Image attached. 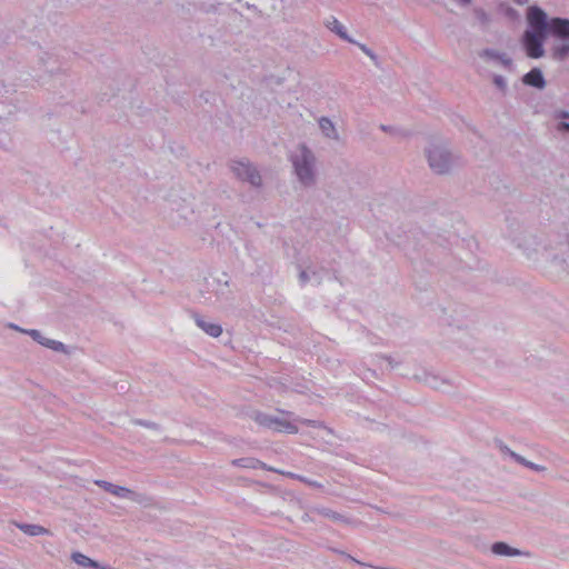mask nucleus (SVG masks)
Listing matches in <instances>:
<instances>
[{
    "instance_id": "obj_1",
    "label": "nucleus",
    "mask_w": 569,
    "mask_h": 569,
    "mask_svg": "<svg viewBox=\"0 0 569 569\" xmlns=\"http://www.w3.org/2000/svg\"><path fill=\"white\" fill-rule=\"evenodd\" d=\"M249 417L256 423H258L260 427H263V428H267V429H270L273 431L284 432V433H289V435H295V433H298V431H299L298 427L296 425H293L292 422H290L286 419L276 417V416L268 415V413L259 411V410L251 411Z\"/></svg>"
},
{
    "instance_id": "obj_2",
    "label": "nucleus",
    "mask_w": 569,
    "mask_h": 569,
    "mask_svg": "<svg viewBox=\"0 0 569 569\" xmlns=\"http://www.w3.org/2000/svg\"><path fill=\"white\" fill-rule=\"evenodd\" d=\"M299 151V156L292 157V162L296 169V173L299 177L300 181L307 184L310 183L313 178L311 170L313 157L306 147H301Z\"/></svg>"
},
{
    "instance_id": "obj_3",
    "label": "nucleus",
    "mask_w": 569,
    "mask_h": 569,
    "mask_svg": "<svg viewBox=\"0 0 569 569\" xmlns=\"http://www.w3.org/2000/svg\"><path fill=\"white\" fill-rule=\"evenodd\" d=\"M543 33L545 32H536V31H527L525 33V47L527 54L530 58H540L543 56Z\"/></svg>"
},
{
    "instance_id": "obj_4",
    "label": "nucleus",
    "mask_w": 569,
    "mask_h": 569,
    "mask_svg": "<svg viewBox=\"0 0 569 569\" xmlns=\"http://www.w3.org/2000/svg\"><path fill=\"white\" fill-rule=\"evenodd\" d=\"M403 376H410L415 378L416 380L425 382L427 386L433 388V389H442L446 386L450 385V381L446 378H442L433 372L421 370V372H409L403 371Z\"/></svg>"
},
{
    "instance_id": "obj_5",
    "label": "nucleus",
    "mask_w": 569,
    "mask_h": 569,
    "mask_svg": "<svg viewBox=\"0 0 569 569\" xmlns=\"http://www.w3.org/2000/svg\"><path fill=\"white\" fill-rule=\"evenodd\" d=\"M428 160L430 168L437 173H445L450 167L449 156L441 148L430 150Z\"/></svg>"
},
{
    "instance_id": "obj_6",
    "label": "nucleus",
    "mask_w": 569,
    "mask_h": 569,
    "mask_svg": "<svg viewBox=\"0 0 569 569\" xmlns=\"http://www.w3.org/2000/svg\"><path fill=\"white\" fill-rule=\"evenodd\" d=\"M232 170L242 180L249 181L252 186H259L261 183V177L254 168L247 162H236Z\"/></svg>"
},
{
    "instance_id": "obj_7",
    "label": "nucleus",
    "mask_w": 569,
    "mask_h": 569,
    "mask_svg": "<svg viewBox=\"0 0 569 569\" xmlns=\"http://www.w3.org/2000/svg\"><path fill=\"white\" fill-rule=\"evenodd\" d=\"M527 19L530 27L535 29L536 32H545L548 30L549 22H547V16L540 8L536 6L529 7Z\"/></svg>"
},
{
    "instance_id": "obj_8",
    "label": "nucleus",
    "mask_w": 569,
    "mask_h": 569,
    "mask_svg": "<svg viewBox=\"0 0 569 569\" xmlns=\"http://www.w3.org/2000/svg\"><path fill=\"white\" fill-rule=\"evenodd\" d=\"M310 512H315L323 518L330 519L335 522H342L346 525H356L357 522L330 508L321 507V506H315L310 508Z\"/></svg>"
},
{
    "instance_id": "obj_9",
    "label": "nucleus",
    "mask_w": 569,
    "mask_h": 569,
    "mask_svg": "<svg viewBox=\"0 0 569 569\" xmlns=\"http://www.w3.org/2000/svg\"><path fill=\"white\" fill-rule=\"evenodd\" d=\"M500 450L502 453L505 455H508L511 459H513L517 463L521 465V466H525L533 471H537V472H543L547 470V468L542 465H537L535 462H531L529 460H527L525 457H522L521 455L517 453L516 451L511 450L508 446L506 445H501L500 446Z\"/></svg>"
},
{
    "instance_id": "obj_10",
    "label": "nucleus",
    "mask_w": 569,
    "mask_h": 569,
    "mask_svg": "<svg viewBox=\"0 0 569 569\" xmlns=\"http://www.w3.org/2000/svg\"><path fill=\"white\" fill-rule=\"evenodd\" d=\"M491 552L502 557H519L529 555L528 552L513 548L503 541L492 543Z\"/></svg>"
},
{
    "instance_id": "obj_11",
    "label": "nucleus",
    "mask_w": 569,
    "mask_h": 569,
    "mask_svg": "<svg viewBox=\"0 0 569 569\" xmlns=\"http://www.w3.org/2000/svg\"><path fill=\"white\" fill-rule=\"evenodd\" d=\"M548 31L559 38L569 37V20L562 18H553L548 23Z\"/></svg>"
},
{
    "instance_id": "obj_12",
    "label": "nucleus",
    "mask_w": 569,
    "mask_h": 569,
    "mask_svg": "<svg viewBox=\"0 0 569 569\" xmlns=\"http://www.w3.org/2000/svg\"><path fill=\"white\" fill-rule=\"evenodd\" d=\"M71 560L80 567L93 568V569H114L110 566L101 565L100 562L89 558L80 551H73L71 553Z\"/></svg>"
},
{
    "instance_id": "obj_13",
    "label": "nucleus",
    "mask_w": 569,
    "mask_h": 569,
    "mask_svg": "<svg viewBox=\"0 0 569 569\" xmlns=\"http://www.w3.org/2000/svg\"><path fill=\"white\" fill-rule=\"evenodd\" d=\"M231 463L233 466L240 467V468H248V469L260 468V469H264V470H269V471H273V472H280V470L274 469L272 467H268L264 462H262L256 458H252V457L234 459L231 461Z\"/></svg>"
},
{
    "instance_id": "obj_14",
    "label": "nucleus",
    "mask_w": 569,
    "mask_h": 569,
    "mask_svg": "<svg viewBox=\"0 0 569 569\" xmlns=\"http://www.w3.org/2000/svg\"><path fill=\"white\" fill-rule=\"evenodd\" d=\"M14 526L17 528H19L23 533H26L30 537H36V536H41V535H47V536L52 535V532L49 529H47L40 525L14 522Z\"/></svg>"
},
{
    "instance_id": "obj_15",
    "label": "nucleus",
    "mask_w": 569,
    "mask_h": 569,
    "mask_svg": "<svg viewBox=\"0 0 569 569\" xmlns=\"http://www.w3.org/2000/svg\"><path fill=\"white\" fill-rule=\"evenodd\" d=\"M94 483L116 497L127 498L129 493V488L117 486L106 480H96Z\"/></svg>"
},
{
    "instance_id": "obj_16",
    "label": "nucleus",
    "mask_w": 569,
    "mask_h": 569,
    "mask_svg": "<svg viewBox=\"0 0 569 569\" xmlns=\"http://www.w3.org/2000/svg\"><path fill=\"white\" fill-rule=\"evenodd\" d=\"M523 82L528 86L542 89L546 86L542 72L538 68H533L523 77Z\"/></svg>"
},
{
    "instance_id": "obj_17",
    "label": "nucleus",
    "mask_w": 569,
    "mask_h": 569,
    "mask_svg": "<svg viewBox=\"0 0 569 569\" xmlns=\"http://www.w3.org/2000/svg\"><path fill=\"white\" fill-rule=\"evenodd\" d=\"M196 322L198 327H200L206 333H208L211 337H219L222 332V328L218 323L207 322L201 318H197Z\"/></svg>"
},
{
    "instance_id": "obj_18",
    "label": "nucleus",
    "mask_w": 569,
    "mask_h": 569,
    "mask_svg": "<svg viewBox=\"0 0 569 569\" xmlns=\"http://www.w3.org/2000/svg\"><path fill=\"white\" fill-rule=\"evenodd\" d=\"M126 499H129L143 507H150L153 505V498L151 496L142 492H136L131 489H129V493L127 495Z\"/></svg>"
},
{
    "instance_id": "obj_19",
    "label": "nucleus",
    "mask_w": 569,
    "mask_h": 569,
    "mask_svg": "<svg viewBox=\"0 0 569 569\" xmlns=\"http://www.w3.org/2000/svg\"><path fill=\"white\" fill-rule=\"evenodd\" d=\"M279 473L288 476V477H290L292 479H297V480H299V481H301V482H303V483H306V485H308L310 487H313V488L321 489L323 487L320 482L311 480V479H309L307 477H303V476H300V475H297V473L284 472V471H280Z\"/></svg>"
},
{
    "instance_id": "obj_20",
    "label": "nucleus",
    "mask_w": 569,
    "mask_h": 569,
    "mask_svg": "<svg viewBox=\"0 0 569 569\" xmlns=\"http://www.w3.org/2000/svg\"><path fill=\"white\" fill-rule=\"evenodd\" d=\"M477 363L472 365V369L476 370L479 375L489 373V369L492 367L491 363L486 361V358H477Z\"/></svg>"
},
{
    "instance_id": "obj_21",
    "label": "nucleus",
    "mask_w": 569,
    "mask_h": 569,
    "mask_svg": "<svg viewBox=\"0 0 569 569\" xmlns=\"http://www.w3.org/2000/svg\"><path fill=\"white\" fill-rule=\"evenodd\" d=\"M328 27L341 38L347 39V36L343 31V26L337 19L333 18L332 21L328 22Z\"/></svg>"
},
{
    "instance_id": "obj_22",
    "label": "nucleus",
    "mask_w": 569,
    "mask_h": 569,
    "mask_svg": "<svg viewBox=\"0 0 569 569\" xmlns=\"http://www.w3.org/2000/svg\"><path fill=\"white\" fill-rule=\"evenodd\" d=\"M319 126L322 132L328 137L331 134V132H335V127L332 122L327 118H321L319 121Z\"/></svg>"
},
{
    "instance_id": "obj_23",
    "label": "nucleus",
    "mask_w": 569,
    "mask_h": 569,
    "mask_svg": "<svg viewBox=\"0 0 569 569\" xmlns=\"http://www.w3.org/2000/svg\"><path fill=\"white\" fill-rule=\"evenodd\" d=\"M555 56L559 59H563L569 56V44H562L555 49Z\"/></svg>"
},
{
    "instance_id": "obj_24",
    "label": "nucleus",
    "mask_w": 569,
    "mask_h": 569,
    "mask_svg": "<svg viewBox=\"0 0 569 569\" xmlns=\"http://www.w3.org/2000/svg\"><path fill=\"white\" fill-rule=\"evenodd\" d=\"M299 422L303 423V425H307V426H311V427H318V428H323V429H327L328 431H331L329 428H327L321 421H318V420H310V419H297Z\"/></svg>"
},
{
    "instance_id": "obj_25",
    "label": "nucleus",
    "mask_w": 569,
    "mask_h": 569,
    "mask_svg": "<svg viewBox=\"0 0 569 569\" xmlns=\"http://www.w3.org/2000/svg\"><path fill=\"white\" fill-rule=\"evenodd\" d=\"M134 423L138 426L149 428V429H153V430H158V428H159L158 423H156L153 421L136 420Z\"/></svg>"
},
{
    "instance_id": "obj_26",
    "label": "nucleus",
    "mask_w": 569,
    "mask_h": 569,
    "mask_svg": "<svg viewBox=\"0 0 569 569\" xmlns=\"http://www.w3.org/2000/svg\"><path fill=\"white\" fill-rule=\"evenodd\" d=\"M47 343L50 348H52L54 351H63V345L61 342L56 341H48Z\"/></svg>"
},
{
    "instance_id": "obj_27",
    "label": "nucleus",
    "mask_w": 569,
    "mask_h": 569,
    "mask_svg": "<svg viewBox=\"0 0 569 569\" xmlns=\"http://www.w3.org/2000/svg\"><path fill=\"white\" fill-rule=\"evenodd\" d=\"M386 359L388 361V366L391 367V368H397L400 365H402L401 361H396L395 358H386Z\"/></svg>"
},
{
    "instance_id": "obj_28",
    "label": "nucleus",
    "mask_w": 569,
    "mask_h": 569,
    "mask_svg": "<svg viewBox=\"0 0 569 569\" xmlns=\"http://www.w3.org/2000/svg\"><path fill=\"white\" fill-rule=\"evenodd\" d=\"M301 520H302L303 522H310V521H312V518H311V516H310V513H309V512H305V513L302 515V517H301Z\"/></svg>"
},
{
    "instance_id": "obj_29",
    "label": "nucleus",
    "mask_w": 569,
    "mask_h": 569,
    "mask_svg": "<svg viewBox=\"0 0 569 569\" xmlns=\"http://www.w3.org/2000/svg\"><path fill=\"white\" fill-rule=\"evenodd\" d=\"M559 127H560L561 129H565V130H568V131H569V123H567V122H562V123H560V124H559Z\"/></svg>"
},
{
    "instance_id": "obj_30",
    "label": "nucleus",
    "mask_w": 569,
    "mask_h": 569,
    "mask_svg": "<svg viewBox=\"0 0 569 569\" xmlns=\"http://www.w3.org/2000/svg\"><path fill=\"white\" fill-rule=\"evenodd\" d=\"M559 127H560L561 129H565V130H568V131H569V123H567V122H562V123H560V124H559Z\"/></svg>"
},
{
    "instance_id": "obj_31",
    "label": "nucleus",
    "mask_w": 569,
    "mask_h": 569,
    "mask_svg": "<svg viewBox=\"0 0 569 569\" xmlns=\"http://www.w3.org/2000/svg\"><path fill=\"white\" fill-rule=\"evenodd\" d=\"M517 4L523 6L528 2V0H513Z\"/></svg>"
},
{
    "instance_id": "obj_32",
    "label": "nucleus",
    "mask_w": 569,
    "mask_h": 569,
    "mask_svg": "<svg viewBox=\"0 0 569 569\" xmlns=\"http://www.w3.org/2000/svg\"><path fill=\"white\" fill-rule=\"evenodd\" d=\"M280 412L287 415V416H291L292 413L290 411H283V410H279Z\"/></svg>"
},
{
    "instance_id": "obj_33",
    "label": "nucleus",
    "mask_w": 569,
    "mask_h": 569,
    "mask_svg": "<svg viewBox=\"0 0 569 569\" xmlns=\"http://www.w3.org/2000/svg\"><path fill=\"white\" fill-rule=\"evenodd\" d=\"M352 561H356V563L361 565V561L356 560V558H352Z\"/></svg>"
},
{
    "instance_id": "obj_34",
    "label": "nucleus",
    "mask_w": 569,
    "mask_h": 569,
    "mask_svg": "<svg viewBox=\"0 0 569 569\" xmlns=\"http://www.w3.org/2000/svg\"><path fill=\"white\" fill-rule=\"evenodd\" d=\"M352 561H356V563L361 565V561L356 560V558H352Z\"/></svg>"
},
{
    "instance_id": "obj_35",
    "label": "nucleus",
    "mask_w": 569,
    "mask_h": 569,
    "mask_svg": "<svg viewBox=\"0 0 569 569\" xmlns=\"http://www.w3.org/2000/svg\"><path fill=\"white\" fill-rule=\"evenodd\" d=\"M352 561H356V563L361 565V561L356 560V558H352Z\"/></svg>"
}]
</instances>
